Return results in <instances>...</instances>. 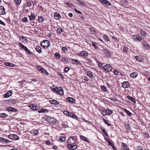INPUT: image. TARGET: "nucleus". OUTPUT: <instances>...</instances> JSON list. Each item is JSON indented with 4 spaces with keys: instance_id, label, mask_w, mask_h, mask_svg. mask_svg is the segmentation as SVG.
I'll use <instances>...</instances> for the list:
<instances>
[{
    "instance_id": "nucleus-37",
    "label": "nucleus",
    "mask_w": 150,
    "mask_h": 150,
    "mask_svg": "<svg viewBox=\"0 0 150 150\" xmlns=\"http://www.w3.org/2000/svg\"><path fill=\"white\" fill-rule=\"evenodd\" d=\"M7 115L5 113H0V117L2 118H5L7 117Z\"/></svg>"
},
{
    "instance_id": "nucleus-53",
    "label": "nucleus",
    "mask_w": 150,
    "mask_h": 150,
    "mask_svg": "<svg viewBox=\"0 0 150 150\" xmlns=\"http://www.w3.org/2000/svg\"><path fill=\"white\" fill-rule=\"evenodd\" d=\"M70 69V68L69 67H66L64 68V72H67Z\"/></svg>"
},
{
    "instance_id": "nucleus-39",
    "label": "nucleus",
    "mask_w": 150,
    "mask_h": 150,
    "mask_svg": "<svg viewBox=\"0 0 150 150\" xmlns=\"http://www.w3.org/2000/svg\"><path fill=\"white\" fill-rule=\"evenodd\" d=\"M35 17L34 14H31V15L30 16V19L31 21L35 19Z\"/></svg>"
},
{
    "instance_id": "nucleus-33",
    "label": "nucleus",
    "mask_w": 150,
    "mask_h": 150,
    "mask_svg": "<svg viewBox=\"0 0 150 150\" xmlns=\"http://www.w3.org/2000/svg\"><path fill=\"white\" fill-rule=\"evenodd\" d=\"M53 91L56 93L58 94V92H59V88H53L52 89Z\"/></svg>"
},
{
    "instance_id": "nucleus-21",
    "label": "nucleus",
    "mask_w": 150,
    "mask_h": 150,
    "mask_svg": "<svg viewBox=\"0 0 150 150\" xmlns=\"http://www.w3.org/2000/svg\"><path fill=\"white\" fill-rule=\"evenodd\" d=\"M135 58L137 61L139 62H141L143 60L142 58L139 56H136L135 57Z\"/></svg>"
},
{
    "instance_id": "nucleus-36",
    "label": "nucleus",
    "mask_w": 150,
    "mask_h": 150,
    "mask_svg": "<svg viewBox=\"0 0 150 150\" xmlns=\"http://www.w3.org/2000/svg\"><path fill=\"white\" fill-rule=\"evenodd\" d=\"M5 64L6 66L8 67H13L15 66V65L14 64L8 62H6L5 63Z\"/></svg>"
},
{
    "instance_id": "nucleus-12",
    "label": "nucleus",
    "mask_w": 150,
    "mask_h": 150,
    "mask_svg": "<svg viewBox=\"0 0 150 150\" xmlns=\"http://www.w3.org/2000/svg\"><path fill=\"white\" fill-rule=\"evenodd\" d=\"M5 13V9L4 7L2 6H0V15H4Z\"/></svg>"
},
{
    "instance_id": "nucleus-35",
    "label": "nucleus",
    "mask_w": 150,
    "mask_h": 150,
    "mask_svg": "<svg viewBox=\"0 0 150 150\" xmlns=\"http://www.w3.org/2000/svg\"><path fill=\"white\" fill-rule=\"evenodd\" d=\"M92 45L97 50L98 49V48L97 46L98 44L96 42H93L92 43Z\"/></svg>"
},
{
    "instance_id": "nucleus-52",
    "label": "nucleus",
    "mask_w": 150,
    "mask_h": 150,
    "mask_svg": "<svg viewBox=\"0 0 150 150\" xmlns=\"http://www.w3.org/2000/svg\"><path fill=\"white\" fill-rule=\"evenodd\" d=\"M25 52L26 53L28 54H33V53H32L28 49H27L26 50Z\"/></svg>"
},
{
    "instance_id": "nucleus-1",
    "label": "nucleus",
    "mask_w": 150,
    "mask_h": 150,
    "mask_svg": "<svg viewBox=\"0 0 150 150\" xmlns=\"http://www.w3.org/2000/svg\"><path fill=\"white\" fill-rule=\"evenodd\" d=\"M50 42L47 40H43L40 44V45L42 47L47 48H48L50 46Z\"/></svg>"
},
{
    "instance_id": "nucleus-34",
    "label": "nucleus",
    "mask_w": 150,
    "mask_h": 150,
    "mask_svg": "<svg viewBox=\"0 0 150 150\" xmlns=\"http://www.w3.org/2000/svg\"><path fill=\"white\" fill-rule=\"evenodd\" d=\"M86 74L90 78L92 77L93 76L92 72L90 71H87Z\"/></svg>"
},
{
    "instance_id": "nucleus-22",
    "label": "nucleus",
    "mask_w": 150,
    "mask_h": 150,
    "mask_svg": "<svg viewBox=\"0 0 150 150\" xmlns=\"http://www.w3.org/2000/svg\"><path fill=\"white\" fill-rule=\"evenodd\" d=\"M137 75L138 74L137 73V72H134L131 73L130 75L131 77L134 78H136L137 76Z\"/></svg>"
},
{
    "instance_id": "nucleus-47",
    "label": "nucleus",
    "mask_w": 150,
    "mask_h": 150,
    "mask_svg": "<svg viewBox=\"0 0 150 150\" xmlns=\"http://www.w3.org/2000/svg\"><path fill=\"white\" fill-rule=\"evenodd\" d=\"M101 89L102 91L104 92H105L107 90L106 88L104 86H102L101 87Z\"/></svg>"
},
{
    "instance_id": "nucleus-63",
    "label": "nucleus",
    "mask_w": 150,
    "mask_h": 150,
    "mask_svg": "<svg viewBox=\"0 0 150 150\" xmlns=\"http://www.w3.org/2000/svg\"><path fill=\"white\" fill-rule=\"evenodd\" d=\"M62 127L63 128H65L68 127V125L66 124H62Z\"/></svg>"
},
{
    "instance_id": "nucleus-17",
    "label": "nucleus",
    "mask_w": 150,
    "mask_h": 150,
    "mask_svg": "<svg viewBox=\"0 0 150 150\" xmlns=\"http://www.w3.org/2000/svg\"><path fill=\"white\" fill-rule=\"evenodd\" d=\"M80 137V138L82 139L85 142H87L88 143H89V140H88V139L86 137L82 135H81Z\"/></svg>"
},
{
    "instance_id": "nucleus-55",
    "label": "nucleus",
    "mask_w": 150,
    "mask_h": 150,
    "mask_svg": "<svg viewBox=\"0 0 150 150\" xmlns=\"http://www.w3.org/2000/svg\"><path fill=\"white\" fill-rule=\"evenodd\" d=\"M62 50L64 52H65L67 51L68 49L66 47H63L62 48Z\"/></svg>"
},
{
    "instance_id": "nucleus-50",
    "label": "nucleus",
    "mask_w": 150,
    "mask_h": 150,
    "mask_svg": "<svg viewBox=\"0 0 150 150\" xmlns=\"http://www.w3.org/2000/svg\"><path fill=\"white\" fill-rule=\"evenodd\" d=\"M62 142H64L65 140V137L62 136L61 137V138L60 139Z\"/></svg>"
},
{
    "instance_id": "nucleus-5",
    "label": "nucleus",
    "mask_w": 150,
    "mask_h": 150,
    "mask_svg": "<svg viewBox=\"0 0 150 150\" xmlns=\"http://www.w3.org/2000/svg\"><path fill=\"white\" fill-rule=\"evenodd\" d=\"M104 69L107 72L110 71L112 69V67L109 64H107L103 67Z\"/></svg>"
},
{
    "instance_id": "nucleus-38",
    "label": "nucleus",
    "mask_w": 150,
    "mask_h": 150,
    "mask_svg": "<svg viewBox=\"0 0 150 150\" xmlns=\"http://www.w3.org/2000/svg\"><path fill=\"white\" fill-rule=\"evenodd\" d=\"M64 115L68 116L69 117H70V115L71 114V113L67 111H64Z\"/></svg>"
},
{
    "instance_id": "nucleus-14",
    "label": "nucleus",
    "mask_w": 150,
    "mask_h": 150,
    "mask_svg": "<svg viewBox=\"0 0 150 150\" xmlns=\"http://www.w3.org/2000/svg\"><path fill=\"white\" fill-rule=\"evenodd\" d=\"M8 111H11L14 112H16L17 111V110L15 108L13 107H10L8 109Z\"/></svg>"
},
{
    "instance_id": "nucleus-42",
    "label": "nucleus",
    "mask_w": 150,
    "mask_h": 150,
    "mask_svg": "<svg viewBox=\"0 0 150 150\" xmlns=\"http://www.w3.org/2000/svg\"><path fill=\"white\" fill-rule=\"evenodd\" d=\"M61 61L64 62L65 64L68 63V61L65 58L62 57L61 59Z\"/></svg>"
},
{
    "instance_id": "nucleus-3",
    "label": "nucleus",
    "mask_w": 150,
    "mask_h": 150,
    "mask_svg": "<svg viewBox=\"0 0 150 150\" xmlns=\"http://www.w3.org/2000/svg\"><path fill=\"white\" fill-rule=\"evenodd\" d=\"M8 137L9 139L14 140H18L19 139V137L15 134H10L8 136Z\"/></svg>"
},
{
    "instance_id": "nucleus-15",
    "label": "nucleus",
    "mask_w": 150,
    "mask_h": 150,
    "mask_svg": "<svg viewBox=\"0 0 150 150\" xmlns=\"http://www.w3.org/2000/svg\"><path fill=\"white\" fill-rule=\"evenodd\" d=\"M18 45L19 46H20L21 47V49L25 50V51L27 50V49H28L26 47L23 45L21 43H19Z\"/></svg>"
},
{
    "instance_id": "nucleus-40",
    "label": "nucleus",
    "mask_w": 150,
    "mask_h": 150,
    "mask_svg": "<svg viewBox=\"0 0 150 150\" xmlns=\"http://www.w3.org/2000/svg\"><path fill=\"white\" fill-rule=\"evenodd\" d=\"M38 21L40 22H42L44 21L43 17L42 16H39L38 18Z\"/></svg>"
},
{
    "instance_id": "nucleus-10",
    "label": "nucleus",
    "mask_w": 150,
    "mask_h": 150,
    "mask_svg": "<svg viewBox=\"0 0 150 150\" xmlns=\"http://www.w3.org/2000/svg\"><path fill=\"white\" fill-rule=\"evenodd\" d=\"M129 85V84L127 81H125L122 83V86L124 88H127Z\"/></svg>"
},
{
    "instance_id": "nucleus-56",
    "label": "nucleus",
    "mask_w": 150,
    "mask_h": 150,
    "mask_svg": "<svg viewBox=\"0 0 150 150\" xmlns=\"http://www.w3.org/2000/svg\"><path fill=\"white\" fill-rule=\"evenodd\" d=\"M123 50V51L125 52H127L128 50V48L127 47H124Z\"/></svg>"
},
{
    "instance_id": "nucleus-64",
    "label": "nucleus",
    "mask_w": 150,
    "mask_h": 150,
    "mask_svg": "<svg viewBox=\"0 0 150 150\" xmlns=\"http://www.w3.org/2000/svg\"><path fill=\"white\" fill-rule=\"evenodd\" d=\"M27 5L28 6L30 7L32 5V3L30 2H27Z\"/></svg>"
},
{
    "instance_id": "nucleus-2",
    "label": "nucleus",
    "mask_w": 150,
    "mask_h": 150,
    "mask_svg": "<svg viewBox=\"0 0 150 150\" xmlns=\"http://www.w3.org/2000/svg\"><path fill=\"white\" fill-rule=\"evenodd\" d=\"M46 119L51 124H55L57 121L56 119L49 116H47Z\"/></svg>"
},
{
    "instance_id": "nucleus-23",
    "label": "nucleus",
    "mask_w": 150,
    "mask_h": 150,
    "mask_svg": "<svg viewBox=\"0 0 150 150\" xmlns=\"http://www.w3.org/2000/svg\"><path fill=\"white\" fill-rule=\"evenodd\" d=\"M71 61L73 62V64H80V62L77 59H72Z\"/></svg>"
},
{
    "instance_id": "nucleus-30",
    "label": "nucleus",
    "mask_w": 150,
    "mask_h": 150,
    "mask_svg": "<svg viewBox=\"0 0 150 150\" xmlns=\"http://www.w3.org/2000/svg\"><path fill=\"white\" fill-rule=\"evenodd\" d=\"M32 134H33L35 136L38 135L39 132L38 130L33 129L32 131Z\"/></svg>"
},
{
    "instance_id": "nucleus-8",
    "label": "nucleus",
    "mask_w": 150,
    "mask_h": 150,
    "mask_svg": "<svg viewBox=\"0 0 150 150\" xmlns=\"http://www.w3.org/2000/svg\"><path fill=\"white\" fill-rule=\"evenodd\" d=\"M12 91L11 90L9 91L4 95V97L5 98H8L12 95Z\"/></svg>"
},
{
    "instance_id": "nucleus-59",
    "label": "nucleus",
    "mask_w": 150,
    "mask_h": 150,
    "mask_svg": "<svg viewBox=\"0 0 150 150\" xmlns=\"http://www.w3.org/2000/svg\"><path fill=\"white\" fill-rule=\"evenodd\" d=\"M22 20L24 22H27L28 21V19H27V18L25 17H23L22 18Z\"/></svg>"
},
{
    "instance_id": "nucleus-7",
    "label": "nucleus",
    "mask_w": 150,
    "mask_h": 150,
    "mask_svg": "<svg viewBox=\"0 0 150 150\" xmlns=\"http://www.w3.org/2000/svg\"><path fill=\"white\" fill-rule=\"evenodd\" d=\"M67 100L68 103H75L76 100L75 99L71 97H69L66 98Z\"/></svg>"
},
{
    "instance_id": "nucleus-28",
    "label": "nucleus",
    "mask_w": 150,
    "mask_h": 150,
    "mask_svg": "<svg viewBox=\"0 0 150 150\" xmlns=\"http://www.w3.org/2000/svg\"><path fill=\"white\" fill-rule=\"evenodd\" d=\"M29 106L32 109L35 110H38V109H37L36 108L37 106H35L33 104L30 105Z\"/></svg>"
},
{
    "instance_id": "nucleus-58",
    "label": "nucleus",
    "mask_w": 150,
    "mask_h": 150,
    "mask_svg": "<svg viewBox=\"0 0 150 150\" xmlns=\"http://www.w3.org/2000/svg\"><path fill=\"white\" fill-rule=\"evenodd\" d=\"M5 138L0 137V142L2 143H4Z\"/></svg>"
},
{
    "instance_id": "nucleus-25",
    "label": "nucleus",
    "mask_w": 150,
    "mask_h": 150,
    "mask_svg": "<svg viewBox=\"0 0 150 150\" xmlns=\"http://www.w3.org/2000/svg\"><path fill=\"white\" fill-rule=\"evenodd\" d=\"M41 49V47L39 46H37L35 48L36 50L39 53L42 52Z\"/></svg>"
},
{
    "instance_id": "nucleus-61",
    "label": "nucleus",
    "mask_w": 150,
    "mask_h": 150,
    "mask_svg": "<svg viewBox=\"0 0 150 150\" xmlns=\"http://www.w3.org/2000/svg\"><path fill=\"white\" fill-rule=\"evenodd\" d=\"M113 73L116 75H117L118 74V71L117 70L115 69L113 71Z\"/></svg>"
},
{
    "instance_id": "nucleus-48",
    "label": "nucleus",
    "mask_w": 150,
    "mask_h": 150,
    "mask_svg": "<svg viewBox=\"0 0 150 150\" xmlns=\"http://www.w3.org/2000/svg\"><path fill=\"white\" fill-rule=\"evenodd\" d=\"M21 0H15V3L17 5H19L21 3Z\"/></svg>"
},
{
    "instance_id": "nucleus-27",
    "label": "nucleus",
    "mask_w": 150,
    "mask_h": 150,
    "mask_svg": "<svg viewBox=\"0 0 150 150\" xmlns=\"http://www.w3.org/2000/svg\"><path fill=\"white\" fill-rule=\"evenodd\" d=\"M143 44L145 48L148 49L149 48L150 46L146 42H144L143 43Z\"/></svg>"
},
{
    "instance_id": "nucleus-9",
    "label": "nucleus",
    "mask_w": 150,
    "mask_h": 150,
    "mask_svg": "<svg viewBox=\"0 0 150 150\" xmlns=\"http://www.w3.org/2000/svg\"><path fill=\"white\" fill-rule=\"evenodd\" d=\"M72 144H69L67 145L68 148L71 149V150H74L77 148V146L76 145H72Z\"/></svg>"
},
{
    "instance_id": "nucleus-13",
    "label": "nucleus",
    "mask_w": 150,
    "mask_h": 150,
    "mask_svg": "<svg viewBox=\"0 0 150 150\" xmlns=\"http://www.w3.org/2000/svg\"><path fill=\"white\" fill-rule=\"evenodd\" d=\"M54 17L56 19L58 20L61 18V16L59 13L56 12L54 14Z\"/></svg>"
},
{
    "instance_id": "nucleus-57",
    "label": "nucleus",
    "mask_w": 150,
    "mask_h": 150,
    "mask_svg": "<svg viewBox=\"0 0 150 150\" xmlns=\"http://www.w3.org/2000/svg\"><path fill=\"white\" fill-rule=\"evenodd\" d=\"M103 38L106 41H108L109 40V39L108 37L105 35H104L103 36Z\"/></svg>"
},
{
    "instance_id": "nucleus-20",
    "label": "nucleus",
    "mask_w": 150,
    "mask_h": 150,
    "mask_svg": "<svg viewBox=\"0 0 150 150\" xmlns=\"http://www.w3.org/2000/svg\"><path fill=\"white\" fill-rule=\"evenodd\" d=\"M75 142V139L72 137H70L68 139V142L70 144H73Z\"/></svg>"
},
{
    "instance_id": "nucleus-26",
    "label": "nucleus",
    "mask_w": 150,
    "mask_h": 150,
    "mask_svg": "<svg viewBox=\"0 0 150 150\" xmlns=\"http://www.w3.org/2000/svg\"><path fill=\"white\" fill-rule=\"evenodd\" d=\"M134 37L135 40H136L138 41H141L142 40L141 37L139 35H135Z\"/></svg>"
},
{
    "instance_id": "nucleus-32",
    "label": "nucleus",
    "mask_w": 150,
    "mask_h": 150,
    "mask_svg": "<svg viewBox=\"0 0 150 150\" xmlns=\"http://www.w3.org/2000/svg\"><path fill=\"white\" fill-rule=\"evenodd\" d=\"M58 94L61 95H64L63 90L62 88H59V92H58Z\"/></svg>"
},
{
    "instance_id": "nucleus-54",
    "label": "nucleus",
    "mask_w": 150,
    "mask_h": 150,
    "mask_svg": "<svg viewBox=\"0 0 150 150\" xmlns=\"http://www.w3.org/2000/svg\"><path fill=\"white\" fill-rule=\"evenodd\" d=\"M79 4L83 6H84L86 5V4H85L83 1H79Z\"/></svg>"
},
{
    "instance_id": "nucleus-62",
    "label": "nucleus",
    "mask_w": 150,
    "mask_h": 150,
    "mask_svg": "<svg viewBox=\"0 0 150 150\" xmlns=\"http://www.w3.org/2000/svg\"><path fill=\"white\" fill-rule=\"evenodd\" d=\"M91 32L93 33L94 34L96 32V30L94 29H93V28L90 29Z\"/></svg>"
},
{
    "instance_id": "nucleus-4",
    "label": "nucleus",
    "mask_w": 150,
    "mask_h": 150,
    "mask_svg": "<svg viewBox=\"0 0 150 150\" xmlns=\"http://www.w3.org/2000/svg\"><path fill=\"white\" fill-rule=\"evenodd\" d=\"M103 51L104 54L107 57H109L111 56L112 53L110 50L107 49H104Z\"/></svg>"
},
{
    "instance_id": "nucleus-45",
    "label": "nucleus",
    "mask_w": 150,
    "mask_h": 150,
    "mask_svg": "<svg viewBox=\"0 0 150 150\" xmlns=\"http://www.w3.org/2000/svg\"><path fill=\"white\" fill-rule=\"evenodd\" d=\"M103 120L104 122L108 126H111V124L108 123V122L105 119H103Z\"/></svg>"
},
{
    "instance_id": "nucleus-18",
    "label": "nucleus",
    "mask_w": 150,
    "mask_h": 150,
    "mask_svg": "<svg viewBox=\"0 0 150 150\" xmlns=\"http://www.w3.org/2000/svg\"><path fill=\"white\" fill-rule=\"evenodd\" d=\"M122 146H123L124 150H129L128 146L125 144L124 143H122Z\"/></svg>"
},
{
    "instance_id": "nucleus-24",
    "label": "nucleus",
    "mask_w": 150,
    "mask_h": 150,
    "mask_svg": "<svg viewBox=\"0 0 150 150\" xmlns=\"http://www.w3.org/2000/svg\"><path fill=\"white\" fill-rule=\"evenodd\" d=\"M54 56L55 57L56 59H60L61 57L60 53L58 52H56L54 54Z\"/></svg>"
},
{
    "instance_id": "nucleus-51",
    "label": "nucleus",
    "mask_w": 150,
    "mask_h": 150,
    "mask_svg": "<svg viewBox=\"0 0 150 150\" xmlns=\"http://www.w3.org/2000/svg\"><path fill=\"white\" fill-rule=\"evenodd\" d=\"M18 102V101L17 100H10L11 103H12L13 104H15L16 103H17Z\"/></svg>"
},
{
    "instance_id": "nucleus-19",
    "label": "nucleus",
    "mask_w": 150,
    "mask_h": 150,
    "mask_svg": "<svg viewBox=\"0 0 150 150\" xmlns=\"http://www.w3.org/2000/svg\"><path fill=\"white\" fill-rule=\"evenodd\" d=\"M127 98L128 99L130 100L134 103H135V100L133 97H132L129 96H127Z\"/></svg>"
},
{
    "instance_id": "nucleus-11",
    "label": "nucleus",
    "mask_w": 150,
    "mask_h": 150,
    "mask_svg": "<svg viewBox=\"0 0 150 150\" xmlns=\"http://www.w3.org/2000/svg\"><path fill=\"white\" fill-rule=\"evenodd\" d=\"M100 2L103 4L108 6L110 5L111 4L110 2L107 0H101Z\"/></svg>"
},
{
    "instance_id": "nucleus-60",
    "label": "nucleus",
    "mask_w": 150,
    "mask_h": 150,
    "mask_svg": "<svg viewBox=\"0 0 150 150\" xmlns=\"http://www.w3.org/2000/svg\"><path fill=\"white\" fill-rule=\"evenodd\" d=\"M41 72L44 74H46L47 73V71L43 69H42V70L41 71Z\"/></svg>"
},
{
    "instance_id": "nucleus-16",
    "label": "nucleus",
    "mask_w": 150,
    "mask_h": 150,
    "mask_svg": "<svg viewBox=\"0 0 150 150\" xmlns=\"http://www.w3.org/2000/svg\"><path fill=\"white\" fill-rule=\"evenodd\" d=\"M50 103L51 104H53L54 105H58L59 104V102L56 100H50Z\"/></svg>"
},
{
    "instance_id": "nucleus-41",
    "label": "nucleus",
    "mask_w": 150,
    "mask_h": 150,
    "mask_svg": "<svg viewBox=\"0 0 150 150\" xmlns=\"http://www.w3.org/2000/svg\"><path fill=\"white\" fill-rule=\"evenodd\" d=\"M101 130L103 132V134H105L106 136H108V135L107 133L106 132L105 129L103 128H101Z\"/></svg>"
},
{
    "instance_id": "nucleus-29",
    "label": "nucleus",
    "mask_w": 150,
    "mask_h": 150,
    "mask_svg": "<svg viewBox=\"0 0 150 150\" xmlns=\"http://www.w3.org/2000/svg\"><path fill=\"white\" fill-rule=\"evenodd\" d=\"M48 110L47 109H42L38 110V112L40 113L42 112H48Z\"/></svg>"
},
{
    "instance_id": "nucleus-6",
    "label": "nucleus",
    "mask_w": 150,
    "mask_h": 150,
    "mask_svg": "<svg viewBox=\"0 0 150 150\" xmlns=\"http://www.w3.org/2000/svg\"><path fill=\"white\" fill-rule=\"evenodd\" d=\"M78 55H79V56H81V57H83V56H87L88 55V53L87 52H86V51H81L80 53H78Z\"/></svg>"
},
{
    "instance_id": "nucleus-43",
    "label": "nucleus",
    "mask_w": 150,
    "mask_h": 150,
    "mask_svg": "<svg viewBox=\"0 0 150 150\" xmlns=\"http://www.w3.org/2000/svg\"><path fill=\"white\" fill-rule=\"evenodd\" d=\"M140 33L142 35L145 36L146 35V33L143 30H141L140 31Z\"/></svg>"
},
{
    "instance_id": "nucleus-31",
    "label": "nucleus",
    "mask_w": 150,
    "mask_h": 150,
    "mask_svg": "<svg viewBox=\"0 0 150 150\" xmlns=\"http://www.w3.org/2000/svg\"><path fill=\"white\" fill-rule=\"evenodd\" d=\"M69 115L70 117H72L73 118H75L77 120H78L79 119V118L76 116L72 113H71V114H70Z\"/></svg>"
},
{
    "instance_id": "nucleus-44",
    "label": "nucleus",
    "mask_w": 150,
    "mask_h": 150,
    "mask_svg": "<svg viewBox=\"0 0 150 150\" xmlns=\"http://www.w3.org/2000/svg\"><path fill=\"white\" fill-rule=\"evenodd\" d=\"M106 111L107 113L108 114H110L112 113V111L109 109H107L106 110Z\"/></svg>"
},
{
    "instance_id": "nucleus-49",
    "label": "nucleus",
    "mask_w": 150,
    "mask_h": 150,
    "mask_svg": "<svg viewBox=\"0 0 150 150\" xmlns=\"http://www.w3.org/2000/svg\"><path fill=\"white\" fill-rule=\"evenodd\" d=\"M101 112L102 115L103 116H105V115H107V113L106 110H102L101 111Z\"/></svg>"
},
{
    "instance_id": "nucleus-46",
    "label": "nucleus",
    "mask_w": 150,
    "mask_h": 150,
    "mask_svg": "<svg viewBox=\"0 0 150 150\" xmlns=\"http://www.w3.org/2000/svg\"><path fill=\"white\" fill-rule=\"evenodd\" d=\"M57 31L58 33L60 34L63 32V30L61 28H59L57 29Z\"/></svg>"
}]
</instances>
